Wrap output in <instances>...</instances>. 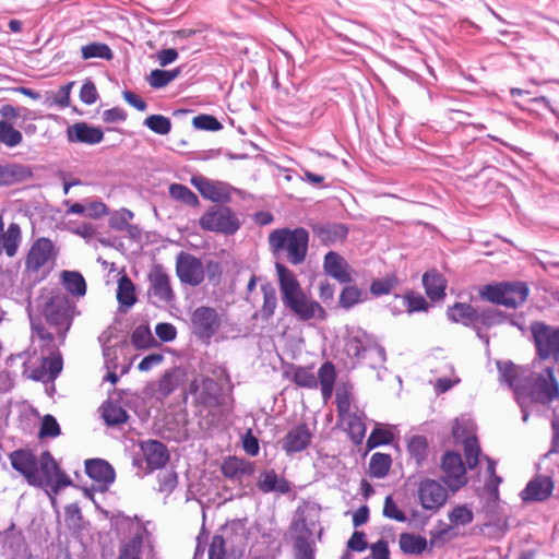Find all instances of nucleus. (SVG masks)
<instances>
[{
	"mask_svg": "<svg viewBox=\"0 0 559 559\" xmlns=\"http://www.w3.org/2000/svg\"><path fill=\"white\" fill-rule=\"evenodd\" d=\"M397 285L395 276L373 280L370 284V293L374 296L388 295Z\"/></svg>",
	"mask_w": 559,
	"mask_h": 559,
	"instance_id": "54",
	"label": "nucleus"
},
{
	"mask_svg": "<svg viewBox=\"0 0 559 559\" xmlns=\"http://www.w3.org/2000/svg\"><path fill=\"white\" fill-rule=\"evenodd\" d=\"M313 235L324 246L335 245L346 239L348 227L342 223H316L311 225Z\"/></svg>",
	"mask_w": 559,
	"mask_h": 559,
	"instance_id": "17",
	"label": "nucleus"
},
{
	"mask_svg": "<svg viewBox=\"0 0 559 559\" xmlns=\"http://www.w3.org/2000/svg\"><path fill=\"white\" fill-rule=\"evenodd\" d=\"M479 294L483 299L491 304L514 309L525 302L528 296V288L521 282H503L495 285H485Z\"/></svg>",
	"mask_w": 559,
	"mask_h": 559,
	"instance_id": "7",
	"label": "nucleus"
},
{
	"mask_svg": "<svg viewBox=\"0 0 559 559\" xmlns=\"http://www.w3.org/2000/svg\"><path fill=\"white\" fill-rule=\"evenodd\" d=\"M403 304L409 313L425 311L428 308V304L421 295L407 294L403 297Z\"/></svg>",
	"mask_w": 559,
	"mask_h": 559,
	"instance_id": "62",
	"label": "nucleus"
},
{
	"mask_svg": "<svg viewBox=\"0 0 559 559\" xmlns=\"http://www.w3.org/2000/svg\"><path fill=\"white\" fill-rule=\"evenodd\" d=\"M102 408L103 418L108 426L124 424L129 418L127 411L116 403L107 402Z\"/></svg>",
	"mask_w": 559,
	"mask_h": 559,
	"instance_id": "38",
	"label": "nucleus"
},
{
	"mask_svg": "<svg viewBox=\"0 0 559 559\" xmlns=\"http://www.w3.org/2000/svg\"><path fill=\"white\" fill-rule=\"evenodd\" d=\"M423 284L431 300H439L445 296L447 281L437 270H428L423 276Z\"/></svg>",
	"mask_w": 559,
	"mask_h": 559,
	"instance_id": "29",
	"label": "nucleus"
},
{
	"mask_svg": "<svg viewBox=\"0 0 559 559\" xmlns=\"http://www.w3.org/2000/svg\"><path fill=\"white\" fill-rule=\"evenodd\" d=\"M191 183L200 194L215 203H228L231 200V187L223 181L210 180L202 176H194Z\"/></svg>",
	"mask_w": 559,
	"mask_h": 559,
	"instance_id": "15",
	"label": "nucleus"
},
{
	"mask_svg": "<svg viewBox=\"0 0 559 559\" xmlns=\"http://www.w3.org/2000/svg\"><path fill=\"white\" fill-rule=\"evenodd\" d=\"M448 518L450 525L454 528L471 524L474 520V513L466 506H456L448 513Z\"/></svg>",
	"mask_w": 559,
	"mask_h": 559,
	"instance_id": "49",
	"label": "nucleus"
},
{
	"mask_svg": "<svg viewBox=\"0 0 559 559\" xmlns=\"http://www.w3.org/2000/svg\"><path fill=\"white\" fill-rule=\"evenodd\" d=\"M222 472L225 477L230 479H241L254 473V463L237 457H228L222 464Z\"/></svg>",
	"mask_w": 559,
	"mask_h": 559,
	"instance_id": "31",
	"label": "nucleus"
},
{
	"mask_svg": "<svg viewBox=\"0 0 559 559\" xmlns=\"http://www.w3.org/2000/svg\"><path fill=\"white\" fill-rule=\"evenodd\" d=\"M559 397V383L554 370L547 367L542 373L531 372L523 379L522 388L516 389V402L547 404Z\"/></svg>",
	"mask_w": 559,
	"mask_h": 559,
	"instance_id": "4",
	"label": "nucleus"
},
{
	"mask_svg": "<svg viewBox=\"0 0 559 559\" xmlns=\"http://www.w3.org/2000/svg\"><path fill=\"white\" fill-rule=\"evenodd\" d=\"M21 242L22 230L20 225L12 222L4 230L3 217L0 214V255L4 251L9 258H13L17 253Z\"/></svg>",
	"mask_w": 559,
	"mask_h": 559,
	"instance_id": "22",
	"label": "nucleus"
},
{
	"mask_svg": "<svg viewBox=\"0 0 559 559\" xmlns=\"http://www.w3.org/2000/svg\"><path fill=\"white\" fill-rule=\"evenodd\" d=\"M323 271L328 276L336 280L338 283L348 284L353 282L350 265L335 251H329L324 255Z\"/></svg>",
	"mask_w": 559,
	"mask_h": 559,
	"instance_id": "18",
	"label": "nucleus"
},
{
	"mask_svg": "<svg viewBox=\"0 0 559 559\" xmlns=\"http://www.w3.org/2000/svg\"><path fill=\"white\" fill-rule=\"evenodd\" d=\"M383 515L386 519H390V520H393L396 522H401V523H404L407 521L406 514L404 513V511H402L399 508L397 503L393 500V498L391 496H388L384 500Z\"/></svg>",
	"mask_w": 559,
	"mask_h": 559,
	"instance_id": "56",
	"label": "nucleus"
},
{
	"mask_svg": "<svg viewBox=\"0 0 559 559\" xmlns=\"http://www.w3.org/2000/svg\"><path fill=\"white\" fill-rule=\"evenodd\" d=\"M132 218L133 213L130 210L120 209L110 216L109 224L116 230H124Z\"/></svg>",
	"mask_w": 559,
	"mask_h": 559,
	"instance_id": "59",
	"label": "nucleus"
},
{
	"mask_svg": "<svg viewBox=\"0 0 559 559\" xmlns=\"http://www.w3.org/2000/svg\"><path fill=\"white\" fill-rule=\"evenodd\" d=\"M63 361L60 353L52 352L48 356L41 357L39 367L32 370L31 378L36 381H55L62 371Z\"/></svg>",
	"mask_w": 559,
	"mask_h": 559,
	"instance_id": "21",
	"label": "nucleus"
},
{
	"mask_svg": "<svg viewBox=\"0 0 559 559\" xmlns=\"http://www.w3.org/2000/svg\"><path fill=\"white\" fill-rule=\"evenodd\" d=\"M61 283L72 296L83 297L86 294V282L78 271H62Z\"/></svg>",
	"mask_w": 559,
	"mask_h": 559,
	"instance_id": "32",
	"label": "nucleus"
},
{
	"mask_svg": "<svg viewBox=\"0 0 559 559\" xmlns=\"http://www.w3.org/2000/svg\"><path fill=\"white\" fill-rule=\"evenodd\" d=\"M222 320L217 310L201 306L191 313L192 333L201 341L209 342L221 329Z\"/></svg>",
	"mask_w": 559,
	"mask_h": 559,
	"instance_id": "10",
	"label": "nucleus"
},
{
	"mask_svg": "<svg viewBox=\"0 0 559 559\" xmlns=\"http://www.w3.org/2000/svg\"><path fill=\"white\" fill-rule=\"evenodd\" d=\"M368 294L358 288L356 285L345 286L340 294V306L343 309L349 310L354 306L366 301Z\"/></svg>",
	"mask_w": 559,
	"mask_h": 559,
	"instance_id": "36",
	"label": "nucleus"
},
{
	"mask_svg": "<svg viewBox=\"0 0 559 559\" xmlns=\"http://www.w3.org/2000/svg\"><path fill=\"white\" fill-rule=\"evenodd\" d=\"M439 524L442 527L430 531L429 544L431 548H441L457 536V533H454V528L451 525L444 524L441 521Z\"/></svg>",
	"mask_w": 559,
	"mask_h": 559,
	"instance_id": "45",
	"label": "nucleus"
},
{
	"mask_svg": "<svg viewBox=\"0 0 559 559\" xmlns=\"http://www.w3.org/2000/svg\"><path fill=\"white\" fill-rule=\"evenodd\" d=\"M97 98L98 93L95 84L90 80L85 81L80 91V99L86 105H92Z\"/></svg>",
	"mask_w": 559,
	"mask_h": 559,
	"instance_id": "64",
	"label": "nucleus"
},
{
	"mask_svg": "<svg viewBox=\"0 0 559 559\" xmlns=\"http://www.w3.org/2000/svg\"><path fill=\"white\" fill-rule=\"evenodd\" d=\"M150 295L158 302L169 304L175 299V294L170 286V278L162 267H155L150 274Z\"/></svg>",
	"mask_w": 559,
	"mask_h": 559,
	"instance_id": "19",
	"label": "nucleus"
},
{
	"mask_svg": "<svg viewBox=\"0 0 559 559\" xmlns=\"http://www.w3.org/2000/svg\"><path fill=\"white\" fill-rule=\"evenodd\" d=\"M67 136L69 142L93 145L103 141L104 132L100 128L90 126L86 122H78L67 129Z\"/></svg>",
	"mask_w": 559,
	"mask_h": 559,
	"instance_id": "24",
	"label": "nucleus"
},
{
	"mask_svg": "<svg viewBox=\"0 0 559 559\" xmlns=\"http://www.w3.org/2000/svg\"><path fill=\"white\" fill-rule=\"evenodd\" d=\"M418 499L425 510L438 511L448 499V490L435 479H424L418 486Z\"/></svg>",
	"mask_w": 559,
	"mask_h": 559,
	"instance_id": "14",
	"label": "nucleus"
},
{
	"mask_svg": "<svg viewBox=\"0 0 559 559\" xmlns=\"http://www.w3.org/2000/svg\"><path fill=\"white\" fill-rule=\"evenodd\" d=\"M181 70L179 68L174 70L155 69L150 73L147 82L154 88H163L176 80Z\"/></svg>",
	"mask_w": 559,
	"mask_h": 559,
	"instance_id": "43",
	"label": "nucleus"
},
{
	"mask_svg": "<svg viewBox=\"0 0 559 559\" xmlns=\"http://www.w3.org/2000/svg\"><path fill=\"white\" fill-rule=\"evenodd\" d=\"M441 467L443 480L450 489L457 490L467 483L465 465L459 453L447 452L442 456Z\"/></svg>",
	"mask_w": 559,
	"mask_h": 559,
	"instance_id": "13",
	"label": "nucleus"
},
{
	"mask_svg": "<svg viewBox=\"0 0 559 559\" xmlns=\"http://www.w3.org/2000/svg\"><path fill=\"white\" fill-rule=\"evenodd\" d=\"M26 168L17 164H0V187L10 186L25 177Z\"/></svg>",
	"mask_w": 559,
	"mask_h": 559,
	"instance_id": "39",
	"label": "nucleus"
},
{
	"mask_svg": "<svg viewBox=\"0 0 559 559\" xmlns=\"http://www.w3.org/2000/svg\"><path fill=\"white\" fill-rule=\"evenodd\" d=\"M407 450L417 465H420L427 459L429 452L426 437L418 435L411 437L407 443Z\"/></svg>",
	"mask_w": 559,
	"mask_h": 559,
	"instance_id": "42",
	"label": "nucleus"
},
{
	"mask_svg": "<svg viewBox=\"0 0 559 559\" xmlns=\"http://www.w3.org/2000/svg\"><path fill=\"white\" fill-rule=\"evenodd\" d=\"M393 439L391 431L383 428H374L367 439V448L374 449L382 444H389Z\"/></svg>",
	"mask_w": 559,
	"mask_h": 559,
	"instance_id": "58",
	"label": "nucleus"
},
{
	"mask_svg": "<svg viewBox=\"0 0 559 559\" xmlns=\"http://www.w3.org/2000/svg\"><path fill=\"white\" fill-rule=\"evenodd\" d=\"M392 464L389 454L377 452L372 454L369 462V474L371 477L383 478L388 475Z\"/></svg>",
	"mask_w": 559,
	"mask_h": 559,
	"instance_id": "41",
	"label": "nucleus"
},
{
	"mask_svg": "<svg viewBox=\"0 0 559 559\" xmlns=\"http://www.w3.org/2000/svg\"><path fill=\"white\" fill-rule=\"evenodd\" d=\"M311 432L305 424L293 427L282 441V449L287 454L305 450L311 442Z\"/></svg>",
	"mask_w": 559,
	"mask_h": 559,
	"instance_id": "23",
	"label": "nucleus"
},
{
	"mask_svg": "<svg viewBox=\"0 0 559 559\" xmlns=\"http://www.w3.org/2000/svg\"><path fill=\"white\" fill-rule=\"evenodd\" d=\"M154 342V337L146 325H139L134 329L131 335V343L139 349L148 348Z\"/></svg>",
	"mask_w": 559,
	"mask_h": 559,
	"instance_id": "52",
	"label": "nucleus"
},
{
	"mask_svg": "<svg viewBox=\"0 0 559 559\" xmlns=\"http://www.w3.org/2000/svg\"><path fill=\"white\" fill-rule=\"evenodd\" d=\"M176 274L181 283L198 286L204 280V267L200 259L181 251L176 259Z\"/></svg>",
	"mask_w": 559,
	"mask_h": 559,
	"instance_id": "12",
	"label": "nucleus"
},
{
	"mask_svg": "<svg viewBox=\"0 0 559 559\" xmlns=\"http://www.w3.org/2000/svg\"><path fill=\"white\" fill-rule=\"evenodd\" d=\"M12 467L34 487H49L53 493L70 486L72 480L60 469L49 451L37 457L32 451L19 449L9 454Z\"/></svg>",
	"mask_w": 559,
	"mask_h": 559,
	"instance_id": "1",
	"label": "nucleus"
},
{
	"mask_svg": "<svg viewBox=\"0 0 559 559\" xmlns=\"http://www.w3.org/2000/svg\"><path fill=\"white\" fill-rule=\"evenodd\" d=\"M374 350L382 361L385 360V350L361 329H353L345 342V353L349 358L360 359L364 354Z\"/></svg>",
	"mask_w": 559,
	"mask_h": 559,
	"instance_id": "11",
	"label": "nucleus"
},
{
	"mask_svg": "<svg viewBox=\"0 0 559 559\" xmlns=\"http://www.w3.org/2000/svg\"><path fill=\"white\" fill-rule=\"evenodd\" d=\"M144 126L156 134L165 135L171 130V121L163 115H151L145 118Z\"/></svg>",
	"mask_w": 559,
	"mask_h": 559,
	"instance_id": "50",
	"label": "nucleus"
},
{
	"mask_svg": "<svg viewBox=\"0 0 559 559\" xmlns=\"http://www.w3.org/2000/svg\"><path fill=\"white\" fill-rule=\"evenodd\" d=\"M504 321L503 313L492 307H488L483 309L481 311L477 310V319H476V333L480 340H484L488 345L489 338L487 335L483 334L481 328H491L498 325Z\"/></svg>",
	"mask_w": 559,
	"mask_h": 559,
	"instance_id": "30",
	"label": "nucleus"
},
{
	"mask_svg": "<svg viewBox=\"0 0 559 559\" xmlns=\"http://www.w3.org/2000/svg\"><path fill=\"white\" fill-rule=\"evenodd\" d=\"M115 354L116 352L111 347L104 348L105 364L108 370L105 380L109 381L112 384H116L119 380V376L116 372L117 365L114 364Z\"/></svg>",
	"mask_w": 559,
	"mask_h": 559,
	"instance_id": "61",
	"label": "nucleus"
},
{
	"mask_svg": "<svg viewBox=\"0 0 559 559\" xmlns=\"http://www.w3.org/2000/svg\"><path fill=\"white\" fill-rule=\"evenodd\" d=\"M275 270L281 299L286 309L300 321L326 318L324 308L304 292L296 274L290 269L277 261Z\"/></svg>",
	"mask_w": 559,
	"mask_h": 559,
	"instance_id": "2",
	"label": "nucleus"
},
{
	"mask_svg": "<svg viewBox=\"0 0 559 559\" xmlns=\"http://www.w3.org/2000/svg\"><path fill=\"white\" fill-rule=\"evenodd\" d=\"M531 331L539 358L552 357L559 361V328L535 322L532 324Z\"/></svg>",
	"mask_w": 559,
	"mask_h": 559,
	"instance_id": "9",
	"label": "nucleus"
},
{
	"mask_svg": "<svg viewBox=\"0 0 559 559\" xmlns=\"http://www.w3.org/2000/svg\"><path fill=\"white\" fill-rule=\"evenodd\" d=\"M117 299L121 306L132 307L135 301V286L132 281L123 275L118 281Z\"/></svg>",
	"mask_w": 559,
	"mask_h": 559,
	"instance_id": "37",
	"label": "nucleus"
},
{
	"mask_svg": "<svg viewBox=\"0 0 559 559\" xmlns=\"http://www.w3.org/2000/svg\"><path fill=\"white\" fill-rule=\"evenodd\" d=\"M554 487L551 475H537L526 484L520 496L525 502L545 501L551 496Z\"/></svg>",
	"mask_w": 559,
	"mask_h": 559,
	"instance_id": "16",
	"label": "nucleus"
},
{
	"mask_svg": "<svg viewBox=\"0 0 559 559\" xmlns=\"http://www.w3.org/2000/svg\"><path fill=\"white\" fill-rule=\"evenodd\" d=\"M203 230L234 235L240 228L237 214L228 206L213 205L200 218Z\"/></svg>",
	"mask_w": 559,
	"mask_h": 559,
	"instance_id": "8",
	"label": "nucleus"
},
{
	"mask_svg": "<svg viewBox=\"0 0 559 559\" xmlns=\"http://www.w3.org/2000/svg\"><path fill=\"white\" fill-rule=\"evenodd\" d=\"M263 305L260 309V316L263 321H269L277 307L276 292L271 285L262 286Z\"/></svg>",
	"mask_w": 559,
	"mask_h": 559,
	"instance_id": "44",
	"label": "nucleus"
},
{
	"mask_svg": "<svg viewBox=\"0 0 559 559\" xmlns=\"http://www.w3.org/2000/svg\"><path fill=\"white\" fill-rule=\"evenodd\" d=\"M448 319L476 331L477 310L468 304L456 302L447 311Z\"/></svg>",
	"mask_w": 559,
	"mask_h": 559,
	"instance_id": "27",
	"label": "nucleus"
},
{
	"mask_svg": "<svg viewBox=\"0 0 559 559\" xmlns=\"http://www.w3.org/2000/svg\"><path fill=\"white\" fill-rule=\"evenodd\" d=\"M143 457L151 471L165 466L169 460V453L164 443L157 440H146L140 443Z\"/></svg>",
	"mask_w": 559,
	"mask_h": 559,
	"instance_id": "20",
	"label": "nucleus"
},
{
	"mask_svg": "<svg viewBox=\"0 0 559 559\" xmlns=\"http://www.w3.org/2000/svg\"><path fill=\"white\" fill-rule=\"evenodd\" d=\"M75 313V305L64 294L52 295L45 306L47 322L56 328L60 343L64 342Z\"/></svg>",
	"mask_w": 559,
	"mask_h": 559,
	"instance_id": "6",
	"label": "nucleus"
},
{
	"mask_svg": "<svg viewBox=\"0 0 559 559\" xmlns=\"http://www.w3.org/2000/svg\"><path fill=\"white\" fill-rule=\"evenodd\" d=\"M335 378L336 372L334 365L330 361L322 364L319 368L317 379L320 382L321 393L324 401L332 397Z\"/></svg>",
	"mask_w": 559,
	"mask_h": 559,
	"instance_id": "34",
	"label": "nucleus"
},
{
	"mask_svg": "<svg viewBox=\"0 0 559 559\" xmlns=\"http://www.w3.org/2000/svg\"><path fill=\"white\" fill-rule=\"evenodd\" d=\"M258 488L264 492H278L287 493L290 490L289 483L278 475L273 469L264 471L260 474L258 479Z\"/></svg>",
	"mask_w": 559,
	"mask_h": 559,
	"instance_id": "28",
	"label": "nucleus"
},
{
	"mask_svg": "<svg viewBox=\"0 0 559 559\" xmlns=\"http://www.w3.org/2000/svg\"><path fill=\"white\" fill-rule=\"evenodd\" d=\"M57 255L58 251L49 238H37L25 257V271L36 281H43L53 269Z\"/></svg>",
	"mask_w": 559,
	"mask_h": 559,
	"instance_id": "5",
	"label": "nucleus"
},
{
	"mask_svg": "<svg viewBox=\"0 0 559 559\" xmlns=\"http://www.w3.org/2000/svg\"><path fill=\"white\" fill-rule=\"evenodd\" d=\"M225 539L222 535H214L209 547V559H225Z\"/></svg>",
	"mask_w": 559,
	"mask_h": 559,
	"instance_id": "63",
	"label": "nucleus"
},
{
	"mask_svg": "<svg viewBox=\"0 0 559 559\" xmlns=\"http://www.w3.org/2000/svg\"><path fill=\"white\" fill-rule=\"evenodd\" d=\"M402 552L406 555H421L428 546L426 537L412 533H402L399 539Z\"/></svg>",
	"mask_w": 559,
	"mask_h": 559,
	"instance_id": "35",
	"label": "nucleus"
},
{
	"mask_svg": "<svg viewBox=\"0 0 559 559\" xmlns=\"http://www.w3.org/2000/svg\"><path fill=\"white\" fill-rule=\"evenodd\" d=\"M60 433V426L56 418L52 415H45L39 429V438H56Z\"/></svg>",
	"mask_w": 559,
	"mask_h": 559,
	"instance_id": "57",
	"label": "nucleus"
},
{
	"mask_svg": "<svg viewBox=\"0 0 559 559\" xmlns=\"http://www.w3.org/2000/svg\"><path fill=\"white\" fill-rule=\"evenodd\" d=\"M192 124L195 129L205 131H218L223 128L222 123L211 115H198L192 119Z\"/></svg>",
	"mask_w": 559,
	"mask_h": 559,
	"instance_id": "55",
	"label": "nucleus"
},
{
	"mask_svg": "<svg viewBox=\"0 0 559 559\" xmlns=\"http://www.w3.org/2000/svg\"><path fill=\"white\" fill-rule=\"evenodd\" d=\"M269 247L273 255L281 260H286L298 265L306 260L308 253L309 231L302 227L277 228L270 233Z\"/></svg>",
	"mask_w": 559,
	"mask_h": 559,
	"instance_id": "3",
	"label": "nucleus"
},
{
	"mask_svg": "<svg viewBox=\"0 0 559 559\" xmlns=\"http://www.w3.org/2000/svg\"><path fill=\"white\" fill-rule=\"evenodd\" d=\"M481 451L476 437H467L464 440V454L469 469H474L479 462Z\"/></svg>",
	"mask_w": 559,
	"mask_h": 559,
	"instance_id": "51",
	"label": "nucleus"
},
{
	"mask_svg": "<svg viewBox=\"0 0 559 559\" xmlns=\"http://www.w3.org/2000/svg\"><path fill=\"white\" fill-rule=\"evenodd\" d=\"M23 142V134L13 127L12 122L0 121V144L12 148Z\"/></svg>",
	"mask_w": 559,
	"mask_h": 559,
	"instance_id": "40",
	"label": "nucleus"
},
{
	"mask_svg": "<svg viewBox=\"0 0 559 559\" xmlns=\"http://www.w3.org/2000/svg\"><path fill=\"white\" fill-rule=\"evenodd\" d=\"M296 559H313V550L305 536H297L294 544Z\"/></svg>",
	"mask_w": 559,
	"mask_h": 559,
	"instance_id": "60",
	"label": "nucleus"
},
{
	"mask_svg": "<svg viewBox=\"0 0 559 559\" xmlns=\"http://www.w3.org/2000/svg\"><path fill=\"white\" fill-rule=\"evenodd\" d=\"M169 195L176 201H180L190 206L199 205L198 195L188 187L181 183H173L169 187Z\"/></svg>",
	"mask_w": 559,
	"mask_h": 559,
	"instance_id": "46",
	"label": "nucleus"
},
{
	"mask_svg": "<svg viewBox=\"0 0 559 559\" xmlns=\"http://www.w3.org/2000/svg\"><path fill=\"white\" fill-rule=\"evenodd\" d=\"M85 472L93 480L108 486L115 480V471L112 466L102 459H90L85 461Z\"/></svg>",
	"mask_w": 559,
	"mask_h": 559,
	"instance_id": "25",
	"label": "nucleus"
},
{
	"mask_svg": "<svg viewBox=\"0 0 559 559\" xmlns=\"http://www.w3.org/2000/svg\"><path fill=\"white\" fill-rule=\"evenodd\" d=\"M82 58L87 60L92 58H99L104 60H110L112 58V51L108 45L103 43H91L82 46L81 48Z\"/></svg>",
	"mask_w": 559,
	"mask_h": 559,
	"instance_id": "48",
	"label": "nucleus"
},
{
	"mask_svg": "<svg viewBox=\"0 0 559 559\" xmlns=\"http://www.w3.org/2000/svg\"><path fill=\"white\" fill-rule=\"evenodd\" d=\"M499 380L513 390L516 397V389L522 388L523 379L526 378V370L518 367L512 361H498Z\"/></svg>",
	"mask_w": 559,
	"mask_h": 559,
	"instance_id": "26",
	"label": "nucleus"
},
{
	"mask_svg": "<svg viewBox=\"0 0 559 559\" xmlns=\"http://www.w3.org/2000/svg\"><path fill=\"white\" fill-rule=\"evenodd\" d=\"M294 382L307 389H314L318 385V379L309 367H298L294 372Z\"/></svg>",
	"mask_w": 559,
	"mask_h": 559,
	"instance_id": "53",
	"label": "nucleus"
},
{
	"mask_svg": "<svg viewBox=\"0 0 559 559\" xmlns=\"http://www.w3.org/2000/svg\"><path fill=\"white\" fill-rule=\"evenodd\" d=\"M185 380V371L173 368L164 372L158 381V392L164 396L170 395Z\"/></svg>",
	"mask_w": 559,
	"mask_h": 559,
	"instance_id": "33",
	"label": "nucleus"
},
{
	"mask_svg": "<svg viewBox=\"0 0 559 559\" xmlns=\"http://www.w3.org/2000/svg\"><path fill=\"white\" fill-rule=\"evenodd\" d=\"M347 431L350 440L355 444H360L366 436V425L362 416L358 414H350L347 417Z\"/></svg>",
	"mask_w": 559,
	"mask_h": 559,
	"instance_id": "47",
	"label": "nucleus"
}]
</instances>
